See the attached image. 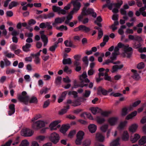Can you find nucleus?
<instances>
[{
  "instance_id": "obj_1",
  "label": "nucleus",
  "mask_w": 146,
  "mask_h": 146,
  "mask_svg": "<svg viewBox=\"0 0 146 146\" xmlns=\"http://www.w3.org/2000/svg\"><path fill=\"white\" fill-rule=\"evenodd\" d=\"M122 48L123 52L121 55L124 57L126 56L129 57L132 55L133 52V49L131 47L129 46L128 44H124L121 42H119L117 46L115 47L114 51L112 53L110 57L111 60L108 59L105 61L104 64H108L110 63H112L113 64H117L120 62L119 61L113 62L114 60L116 59L117 56L120 54L119 48Z\"/></svg>"
},
{
  "instance_id": "obj_2",
  "label": "nucleus",
  "mask_w": 146,
  "mask_h": 146,
  "mask_svg": "<svg viewBox=\"0 0 146 146\" xmlns=\"http://www.w3.org/2000/svg\"><path fill=\"white\" fill-rule=\"evenodd\" d=\"M73 6V8L70 13L67 16L66 19L65 21V23L67 24H69L70 26L73 27L74 25V23L71 22L70 23V21L72 19V15L75 12H76L80 9L81 7V4L77 0L73 1L72 2Z\"/></svg>"
},
{
  "instance_id": "obj_3",
  "label": "nucleus",
  "mask_w": 146,
  "mask_h": 146,
  "mask_svg": "<svg viewBox=\"0 0 146 146\" xmlns=\"http://www.w3.org/2000/svg\"><path fill=\"white\" fill-rule=\"evenodd\" d=\"M91 15L94 17L95 18L96 17L97 14L94 12V10L92 9H89L86 10L85 8H84L82 12V15L78 17V19L79 20L81 21L83 17V15Z\"/></svg>"
},
{
  "instance_id": "obj_4",
  "label": "nucleus",
  "mask_w": 146,
  "mask_h": 146,
  "mask_svg": "<svg viewBox=\"0 0 146 146\" xmlns=\"http://www.w3.org/2000/svg\"><path fill=\"white\" fill-rule=\"evenodd\" d=\"M123 3V2L122 0H118L117 3L108 4V8L110 10H112V11L113 13H117L118 11V8L120 7Z\"/></svg>"
},
{
  "instance_id": "obj_5",
  "label": "nucleus",
  "mask_w": 146,
  "mask_h": 146,
  "mask_svg": "<svg viewBox=\"0 0 146 146\" xmlns=\"http://www.w3.org/2000/svg\"><path fill=\"white\" fill-rule=\"evenodd\" d=\"M87 76L86 72H84L82 75L80 76V79L81 81V83L79 85V86L82 88L84 86H87V84H83V83L85 82L88 83L90 82V80L87 78Z\"/></svg>"
},
{
  "instance_id": "obj_6",
  "label": "nucleus",
  "mask_w": 146,
  "mask_h": 146,
  "mask_svg": "<svg viewBox=\"0 0 146 146\" xmlns=\"http://www.w3.org/2000/svg\"><path fill=\"white\" fill-rule=\"evenodd\" d=\"M119 118L117 116H112L109 117L107 122L111 126H114L117 125L119 122Z\"/></svg>"
},
{
  "instance_id": "obj_7",
  "label": "nucleus",
  "mask_w": 146,
  "mask_h": 146,
  "mask_svg": "<svg viewBox=\"0 0 146 146\" xmlns=\"http://www.w3.org/2000/svg\"><path fill=\"white\" fill-rule=\"evenodd\" d=\"M60 137L59 135L57 133L53 132L50 135L49 139L53 143L56 144L59 141Z\"/></svg>"
},
{
  "instance_id": "obj_8",
  "label": "nucleus",
  "mask_w": 146,
  "mask_h": 146,
  "mask_svg": "<svg viewBox=\"0 0 146 146\" xmlns=\"http://www.w3.org/2000/svg\"><path fill=\"white\" fill-rule=\"evenodd\" d=\"M18 99L21 102L25 104H27L28 102L29 98L26 92H23L21 95L19 96L18 97Z\"/></svg>"
},
{
  "instance_id": "obj_9",
  "label": "nucleus",
  "mask_w": 146,
  "mask_h": 146,
  "mask_svg": "<svg viewBox=\"0 0 146 146\" xmlns=\"http://www.w3.org/2000/svg\"><path fill=\"white\" fill-rule=\"evenodd\" d=\"M61 122L60 120H56L51 123L50 124L49 127L51 130H55L57 129V128L60 127V125L58 124Z\"/></svg>"
},
{
  "instance_id": "obj_10",
  "label": "nucleus",
  "mask_w": 146,
  "mask_h": 146,
  "mask_svg": "<svg viewBox=\"0 0 146 146\" xmlns=\"http://www.w3.org/2000/svg\"><path fill=\"white\" fill-rule=\"evenodd\" d=\"M33 133L34 132L31 129L28 128L23 129L21 132L22 135L27 137L32 136Z\"/></svg>"
},
{
  "instance_id": "obj_11",
  "label": "nucleus",
  "mask_w": 146,
  "mask_h": 146,
  "mask_svg": "<svg viewBox=\"0 0 146 146\" xmlns=\"http://www.w3.org/2000/svg\"><path fill=\"white\" fill-rule=\"evenodd\" d=\"M138 127V125L136 123L131 124L129 127V131L132 133H135L137 130Z\"/></svg>"
},
{
  "instance_id": "obj_12",
  "label": "nucleus",
  "mask_w": 146,
  "mask_h": 146,
  "mask_svg": "<svg viewBox=\"0 0 146 146\" xmlns=\"http://www.w3.org/2000/svg\"><path fill=\"white\" fill-rule=\"evenodd\" d=\"M40 55V52H37L35 54H31V55L33 56L34 58V61L36 64H38L40 63V59L39 58Z\"/></svg>"
},
{
  "instance_id": "obj_13",
  "label": "nucleus",
  "mask_w": 146,
  "mask_h": 146,
  "mask_svg": "<svg viewBox=\"0 0 146 146\" xmlns=\"http://www.w3.org/2000/svg\"><path fill=\"white\" fill-rule=\"evenodd\" d=\"M127 121H123L121 122L117 126V129L119 131L123 130L125 127L127 126Z\"/></svg>"
},
{
  "instance_id": "obj_14",
  "label": "nucleus",
  "mask_w": 146,
  "mask_h": 146,
  "mask_svg": "<svg viewBox=\"0 0 146 146\" xmlns=\"http://www.w3.org/2000/svg\"><path fill=\"white\" fill-rule=\"evenodd\" d=\"M97 94L99 95H101L102 94L104 95H108L107 90L101 87H99L98 89Z\"/></svg>"
},
{
  "instance_id": "obj_15",
  "label": "nucleus",
  "mask_w": 146,
  "mask_h": 146,
  "mask_svg": "<svg viewBox=\"0 0 146 146\" xmlns=\"http://www.w3.org/2000/svg\"><path fill=\"white\" fill-rule=\"evenodd\" d=\"M92 113L94 115H96L101 111V109L98 107H92L90 109Z\"/></svg>"
},
{
  "instance_id": "obj_16",
  "label": "nucleus",
  "mask_w": 146,
  "mask_h": 146,
  "mask_svg": "<svg viewBox=\"0 0 146 146\" xmlns=\"http://www.w3.org/2000/svg\"><path fill=\"white\" fill-rule=\"evenodd\" d=\"M88 129L91 133H95L97 128V126L94 124H92L88 126Z\"/></svg>"
},
{
  "instance_id": "obj_17",
  "label": "nucleus",
  "mask_w": 146,
  "mask_h": 146,
  "mask_svg": "<svg viewBox=\"0 0 146 146\" xmlns=\"http://www.w3.org/2000/svg\"><path fill=\"white\" fill-rule=\"evenodd\" d=\"M96 140L100 142H103L105 139L102 133H97L96 134Z\"/></svg>"
},
{
  "instance_id": "obj_18",
  "label": "nucleus",
  "mask_w": 146,
  "mask_h": 146,
  "mask_svg": "<svg viewBox=\"0 0 146 146\" xmlns=\"http://www.w3.org/2000/svg\"><path fill=\"white\" fill-rule=\"evenodd\" d=\"M119 137H117L116 139L113 140L110 143V146H118L120 145Z\"/></svg>"
},
{
  "instance_id": "obj_19",
  "label": "nucleus",
  "mask_w": 146,
  "mask_h": 146,
  "mask_svg": "<svg viewBox=\"0 0 146 146\" xmlns=\"http://www.w3.org/2000/svg\"><path fill=\"white\" fill-rule=\"evenodd\" d=\"M37 121L40 128L44 127L46 124L48 123V121L46 120H39Z\"/></svg>"
},
{
  "instance_id": "obj_20",
  "label": "nucleus",
  "mask_w": 146,
  "mask_h": 146,
  "mask_svg": "<svg viewBox=\"0 0 146 146\" xmlns=\"http://www.w3.org/2000/svg\"><path fill=\"white\" fill-rule=\"evenodd\" d=\"M119 64V63L116 64V65L113 66L112 68V70L111 71L112 72H114L117 71L118 69H121L123 68V65L122 64L119 65L118 64Z\"/></svg>"
},
{
  "instance_id": "obj_21",
  "label": "nucleus",
  "mask_w": 146,
  "mask_h": 146,
  "mask_svg": "<svg viewBox=\"0 0 146 146\" xmlns=\"http://www.w3.org/2000/svg\"><path fill=\"white\" fill-rule=\"evenodd\" d=\"M140 136L137 133L135 134L133 137L130 138V140L132 143H135L140 138Z\"/></svg>"
},
{
  "instance_id": "obj_22",
  "label": "nucleus",
  "mask_w": 146,
  "mask_h": 146,
  "mask_svg": "<svg viewBox=\"0 0 146 146\" xmlns=\"http://www.w3.org/2000/svg\"><path fill=\"white\" fill-rule=\"evenodd\" d=\"M9 110L8 111V114L9 115H11L14 114L15 111V105L11 104L9 106Z\"/></svg>"
},
{
  "instance_id": "obj_23",
  "label": "nucleus",
  "mask_w": 146,
  "mask_h": 146,
  "mask_svg": "<svg viewBox=\"0 0 146 146\" xmlns=\"http://www.w3.org/2000/svg\"><path fill=\"white\" fill-rule=\"evenodd\" d=\"M132 109L130 107L124 108H123L121 112V115L122 116H124L126 115Z\"/></svg>"
},
{
  "instance_id": "obj_24",
  "label": "nucleus",
  "mask_w": 146,
  "mask_h": 146,
  "mask_svg": "<svg viewBox=\"0 0 146 146\" xmlns=\"http://www.w3.org/2000/svg\"><path fill=\"white\" fill-rule=\"evenodd\" d=\"M131 71L133 73L132 76L133 78L137 80H139L141 78V77L139 74L137 73V71L135 70L132 69L131 70Z\"/></svg>"
},
{
  "instance_id": "obj_25",
  "label": "nucleus",
  "mask_w": 146,
  "mask_h": 146,
  "mask_svg": "<svg viewBox=\"0 0 146 146\" xmlns=\"http://www.w3.org/2000/svg\"><path fill=\"white\" fill-rule=\"evenodd\" d=\"M137 114V111H133L131 113L128 114L126 117L125 119L127 120H129L132 119Z\"/></svg>"
},
{
  "instance_id": "obj_26",
  "label": "nucleus",
  "mask_w": 146,
  "mask_h": 146,
  "mask_svg": "<svg viewBox=\"0 0 146 146\" xmlns=\"http://www.w3.org/2000/svg\"><path fill=\"white\" fill-rule=\"evenodd\" d=\"M129 135L128 131H123L122 136V139L124 141H127L128 140Z\"/></svg>"
},
{
  "instance_id": "obj_27",
  "label": "nucleus",
  "mask_w": 146,
  "mask_h": 146,
  "mask_svg": "<svg viewBox=\"0 0 146 146\" xmlns=\"http://www.w3.org/2000/svg\"><path fill=\"white\" fill-rule=\"evenodd\" d=\"M41 38L42 42H44V46H46L48 42V37L45 35L42 34L41 35Z\"/></svg>"
},
{
  "instance_id": "obj_28",
  "label": "nucleus",
  "mask_w": 146,
  "mask_h": 146,
  "mask_svg": "<svg viewBox=\"0 0 146 146\" xmlns=\"http://www.w3.org/2000/svg\"><path fill=\"white\" fill-rule=\"evenodd\" d=\"M96 121L98 124H102L106 121V119L103 117L98 116L96 117Z\"/></svg>"
},
{
  "instance_id": "obj_29",
  "label": "nucleus",
  "mask_w": 146,
  "mask_h": 146,
  "mask_svg": "<svg viewBox=\"0 0 146 146\" xmlns=\"http://www.w3.org/2000/svg\"><path fill=\"white\" fill-rule=\"evenodd\" d=\"M109 125L108 124H104L103 125L100 127V130L103 132H106L107 131Z\"/></svg>"
},
{
  "instance_id": "obj_30",
  "label": "nucleus",
  "mask_w": 146,
  "mask_h": 146,
  "mask_svg": "<svg viewBox=\"0 0 146 146\" xmlns=\"http://www.w3.org/2000/svg\"><path fill=\"white\" fill-rule=\"evenodd\" d=\"M67 93V92L64 91L62 92L61 96L58 98V102L59 103L62 102L63 100L65 98L66 95Z\"/></svg>"
},
{
  "instance_id": "obj_31",
  "label": "nucleus",
  "mask_w": 146,
  "mask_h": 146,
  "mask_svg": "<svg viewBox=\"0 0 146 146\" xmlns=\"http://www.w3.org/2000/svg\"><path fill=\"white\" fill-rule=\"evenodd\" d=\"M35 139L39 143H40L45 139V137L43 135H39L36 136Z\"/></svg>"
},
{
  "instance_id": "obj_32",
  "label": "nucleus",
  "mask_w": 146,
  "mask_h": 146,
  "mask_svg": "<svg viewBox=\"0 0 146 146\" xmlns=\"http://www.w3.org/2000/svg\"><path fill=\"white\" fill-rule=\"evenodd\" d=\"M69 128L70 126H69L66 125H63L60 128V131L63 134H64L67 131Z\"/></svg>"
},
{
  "instance_id": "obj_33",
  "label": "nucleus",
  "mask_w": 146,
  "mask_h": 146,
  "mask_svg": "<svg viewBox=\"0 0 146 146\" xmlns=\"http://www.w3.org/2000/svg\"><path fill=\"white\" fill-rule=\"evenodd\" d=\"M84 135L85 133L84 132L82 131H80L77 132L76 134V137L83 139Z\"/></svg>"
},
{
  "instance_id": "obj_34",
  "label": "nucleus",
  "mask_w": 146,
  "mask_h": 146,
  "mask_svg": "<svg viewBox=\"0 0 146 146\" xmlns=\"http://www.w3.org/2000/svg\"><path fill=\"white\" fill-rule=\"evenodd\" d=\"M91 141L90 139H86L84 140L82 143L83 146H90L91 144Z\"/></svg>"
},
{
  "instance_id": "obj_35",
  "label": "nucleus",
  "mask_w": 146,
  "mask_h": 146,
  "mask_svg": "<svg viewBox=\"0 0 146 146\" xmlns=\"http://www.w3.org/2000/svg\"><path fill=\"white\" fill-rule=\"evenodd\" d=\"M69 108V106L68 105L66 106V107H65L64 108L62 109L59 112V114L60 115H62L66 113L68 111V110Z\"/></svg>"
},
{
  "instance_id": "obj_36",
  "label": "nucleus",
  "mask_w": 146,
  "mask_h": 146,
  "mask_svg": "<svg viewBox=\"0 0 146 146\" xmlns=\"http://www.w3.org/2000/svg\"><path fill=\"white\" fill-rule=\"evenodd\" d=\"M31 45L29 43H26L25 46H23L22 48L23 50L26 52L30 51V48L31 47Z\"/></svg>"
},
{
  "instance_id": "obj_37",
  "label": "nucleus",
  "mask_w": 146,
  "mask_h": 146,
  "mask_svg": "<svg viewBox=\"0 0 146 146\" xmlns=\"http://www.w3.org/2000/svg\"><path fill=\"white\" fill-rule=\"evenodd\" d=\"M65 19V17H63L61 18L60 17L57 18L55 19L54 23H61L64 21Z\"/></svg>"
},
{
  "instance_id": "obj_38",
  "label": "nucleus",
  "mask_w": 146,
  "mask_h": 146,
  "mask_svg": "<svg viewBox=\"0 0 146 146\" xmlns=\"http://www.w3.org/2000/svg\"><path fill=\"white\" fill-rule=\"evenodd\" d=\"M32 127L33 129L36 130H37L40 128L39 125H38L37 121L35 122H33L32 125Z\"/></svg>"
},
{
  "instance_id": "obj_39",
  "label": "nucleus",
  "mask_w": 146,
  "mask_h": 146,
  "mask_svg": "<svg viewBox=\"0 0 146 146\" xmlns=\"http://www.w3.org/2000/svg\"><path fill=\"white\" fill-rule=\"evenodd\" d=\"M54 14L53 13H50L47 14H45L44 15L45 19H50L54 16Z\"/></svg>"
},
{
  "instance_id": "obj_40",
  "label": "nucleus",
  "mask_w": 146,
  "mask_h": 146,
  "mask_svg": "<svg viewBox=\"0 0 146 146\" xmlns=\"http://www.w3.org/2000/svg\"><path fill=\"white\" fill-rule=\"evenodd\" d=\"M146 143V136L142 137L139 141V145H142Z\"/></svg>"
},
{
  "instance_id": "obj_41",
  "label": "nucleus",
  "mask_w": 146,
  "mask_h": 146,
  "mask_svg": "<svg viewBox=\"0 0 146 146\" xmlns=\"http://www.w3.org/2000/svg\"><path fill=\"white\" fill-rule=\"evenodd\" d=\"M80 31L87 33L90 31L89 28L83 25H80Z\"/></svg>"
},
{
  "instance_id": "obj_42",
  "label": "nucleus",
  "mask_w": 146,
  "mask_h": 146,
  "mask_svg": "<svg viewBox=\"0 0 146 146\" xmlns=\"http://www.w3.org/2000/svg\"><path fill=\"white\" fill-rule=\"evenodd\" d=\"M18 5H19V4L17 2L15 1H12L9 5V9H11L12 8L16 7Z\"/></svg>"
},
{
  "instance_id": "obj_43",
  "label": "nucleus",
  "mask_w": 146,
  "mask_h": 146,
  "mask_svg": "<svg viewBox=\"0 0 146 146\" xmlns=\"http://www.w3.org/2000/svg\"><path fill=\"white\" fill-rule=\"evenodd\" d=\"M62 63L64 64H70L72 63L71 59L70 58L67 59L64 58L62 60Z\"/></svg>"
},
{
  "instance_id": "obj_44",
  "label": "nucleus",
  "mask_w": 146,
  "mask_h": 146,
  "mask_svg": "<svg viewBox=\"0 0 146 146\" xmlns=\"http://www.w3.org/2000/svg\"><path fill=\"white\" fill-rule=\"evenodd\" d=\"M102 21V19L101 16H99L98 17L96 21H95V23L96 24L98 25L100 27H102V25L100 23Z\"/></svg>"
},
{
  "instance_id": "obj_45",
  "label": "nucleus",
  "mask_w": 146,
  "mask_h": 146,
  "mask_svg": "<svg viewBox=\"0 0 146 146\" xmlns=\"http://www.w3.org/2000/svg\"><path fill=\"white\" fill-rule=\"evenodd\" d=\"M29 143L28 141L26 139L23 140L19 146H29Z\"/></svg>"
},
{
  "instance_id": "obj_46",
  "label": "nucleus",
  "mask_w": 146,
  "mask_h": 146,
  "mask_svg": "<svg viewBox=\"0 0 146 146\" xmlns=\"http://www.w3.org/2000/svg\"><path fill=\"white\" fill-rule=\"evenodd\" d=\"M62 78L61 77L58 76L55 80V82L56 85H60L61 83Z\"/></svg>"
},
{
  "instance_id": "obj_47",
  "label": "nucleus",
  "mask_w": 146,
  "mask_h": 146,
  "mask_svg": "<svg viewBox=\"0 0 146 146\" xmlns=\"http://www.w3.org/2000/svg\"><path fill=\"white\" fill-rule=\"evenodd\" d=\"M56 29L57 30L62 31L64 30L65 31L67 30L68 29V28L66 26L62 25L60 27H57Z\"/></svg>"
},
{
  "instance_id": "obj_48",
  "label": "nucleus",
  "mask_w": 146,
  "mask_h": 146,
  "mask_svg": "<svg viewBox=\"0 0 146 146\" xmlns=\"http://www.w3.org/2000/svg\"><path fill=\"white\" fill-rule=\"evenodd\" d=\"M15 72V70L13 69L7 68L6 71V74H13Z\"/></svg>"
},
{
  "instance_id": "obj_49",
  "label": "nucleus",
  "mask_w": 146,
  "mask_h": 146,
  "mask_svg": "<svg viewBox=\"0 0 146 146\" xmlns=\"http://www.w3.org/2000/svg\"><path fill=\"white\" fill-rule=\"evenodd\" d=\"M110 96H112L115 97H120L123 95L122 94L119 92L114 93L113 92H112L110 93Z\"/></svg>"
},
{
  "instance_id": "obj_50",
  "label": "nucleus",
  "mask_w": 146,
  "mask_h": 146,
  "mask_svg": "<svg viewBox=\"0 0 146 146\" xmlns=\"http://www.w3.org/2000/svg\"><path fill=\"white\" fill-rule=\"evenodd\" d=\"M4 54L6 56L9 58H13L15 56L14 54L11 53H8L6 52H4Z\"/></svg>"
},
{
  "instance_id": "obj_51",
  "label": "nucleus",
  "mask_w": 146,
  "mask_h": 146,
  "mask_svg": "<svg viewBox=\"0 0 146 146\" xmlns=\"http://www.w3.org/2000/svg\"><path fill=\"white\" fill-rule=\"evenodd\" d=\"M60 7L56 6L54 5L52 7V9L53 11L54 12H59V11L60 9Z\"/></svg>"
},
{
  "instance_id": "obj_52",
  "label": "nucleus",
  "mask_w": 146,
  "mask_h": 146,
  "mask_svg": "<svg viewBox=\"0 0 146 146\" xmlns=\"http://www.w3.org/2000/svg\"><path fill=\"white\" fill-rule=\"evenodd\" d=\"M49 24V23L46 22L45 23H43L40 25L39 27L41 28H46L47 27Z\"/></svg>"
},
{
  "instance_id": "obj_53",
  "label": "nucleus",
  "mask_w": 146,
  "mask_h": 146,
  "mask_svg": "<svg viewBox=\"0 0 146 146\" xmlns=\"http://www.w3.org/2000/svg\"><path fill=\"white\" fill-rule=\"evenodd\" d=\"M64 71L68 74H70L72 72L71 70L67 66H66L64 68Z\"/></svg>"
},
{
  "instance_id": "obj_54",
  "label": "nucleus",
  "mask_w": 146,
  "mask_h": 146,
  "mask_svg": "<svg viewBox=\"0 0 146 146\" xmlns=\"http://www.w3.org/2000/svg\"><path fill=\"white\" fill-rule=\"evenodd\" d=\"M80 102L79 100H76L72 102V106H76L80 105Z\"/></svg>"
},
{
  "instance_id": "obj_55",
  "label": "nucleus",
  "mask_w": 146,
  "mask_h": 146,
  "mask_svg": "<svg viewBox=\"0 0 146 146\" xmlns=\"http://www.w3.org/2000/svg\"><path fill=\"white\" fill-rule=\"evenodd\" d=\"M38 100L36 97H33L29 100L30 102L31 103H36L37 102Z\"/></svg>"
},
{
  "instance_id": "obj_56",
  "label": "nucleus",
  "mask_w": 146,
  "mask_h": 146,
  "mask_svg": "<svg viewBox=\"0 0 146 146\" xmlns=\"http://www.w3.org/2000/svg\"><path fill=\"white\" fill-rule=\"evenodd\" d=\"M111 112L110 111H104L103 112L101 113V115L103 116L107 117L111 113Z\"/></svg>"
},
{
  "instance_id": "obj_57",
  "label": "nucleus",
  "mask_w": 146,
  "mask_h": 146,
  "mask_svg": "<svg viewBox=\"0 0 146 146\" xmlns=\"http://www.w3.org/2000/svg\"><path fill=\"white\" fill-rule=\"evenodd\" d=\"M76 133V131L75 130H71L69 134L68 135V137L70 138L72 137L73 136L75 135Z\"/></svg>"
},
{
  "instance_id": "obj_58",
  "label": "nucleus",
  "mask_w": 146,
  "mask_h": 146,
  "mask_svg": "<svg viewBox=\"0 0 146 146\" xmlns=\"http://www.w3.org/2000/svg\"><path fill=\"white\" fill-rule=\"evenodd\" d=\"M95 72V71L94 69H90L88 71V74L89 76H91L93 75Z\"/></svg>"
},
{
  "instance_id": "obj_59",
  "label": "nucleus",
  "mask_w": 146,
  "mask_h": 146,
  "mask_svg": "<svg viewBox=\"0 0 146 146\" xmlns=\"http://www.w3.org/2000/svg\"><path fill=\"white\" fill-rule=\"evenodd\" d=\"M57 46V44H55L50 46L49 48V50L52 52H54Z\"/></svg>"
},
{
  "instance_id": "obj_60",
  "label": "nucleus",
  "mask_w": 146,
  "mask_h": 146,
  "mask_svg": "<svg viewBox=\"0 0 146 146\" xmlns=\"http://www.w3.org/2000/svg\"><path fill=\"white\" fill-rule=\"evenodd\" d=\"M83 139L77 138L75 141L76 144L77 145H80L82 143V141Z\"/></svg>"
},
{
  "instance_id": "obj_61",
  "label": "nucleus",
  "mask_w": 146,
  "mask_h": 146,
  "mask_svg": "<svg viewBox=\"0 0 146 146\" xmlns=\"http://www.w3.org/2000/svg\"><path fill=\"white\" fill-rule=\"evenodd\" d=\"M146 8L145 7H142L141 8L139 9V11H141V14L144 17H146V13L144 11Z\"/></svg>"
},
{
  "instance_id": "obj_62",
  "label": "nucleus",
  "mask_w": 146,
  "mask_h": 146,
  "mask_svg": "<svg viewBox=\"0 0 146 146\" xmlns=\"http://www.w3.org/2000/svg\"><path fill=\"white\" fill-rule=\"evenodd\" d=\"M82 60L83 62L87 66L88 64V56H84Z\"/></svg>"
},
{
  "instance_id": "obj_63",
  "label": "nucleus",
  "mask_w": 146,
  "mask_h": 146,
  "mask_svg": "<svg viewBox=\"0 0 146 146\" xmlns=\"http://www.w3.org/2000/svg\"><path fill=\"white\" fill-rule=\"evenodd\" d=\"M41 115L40 114H38V115H37L31 119V121L33 122L35 120H36L38 119L41 118Z\"/></svg>"
},
{
  "instance_id": "obj_64",
  "label": "nucleus",
  "mask_w": 146,
  "mask_h": 146,
  "mask_svg": "<svg viewBox=\"0 0 146 146\" xmlns=\"http://www.w3.org/2000/svg\"><path fill=\"white\" fill-rule=\"evenodd\" d=\"M145 66L143 62H141L138 64L137 67L138 69H141L144 68Z\"/></svg>"
}]
</instances>
